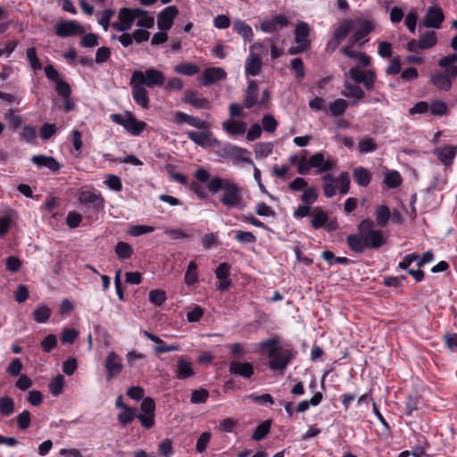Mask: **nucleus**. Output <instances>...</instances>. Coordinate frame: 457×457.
<instances>
[{"instance_id":"1","label":"nucleus","mask_w":457,"mask_h":457,"mask_svg":"<svg viewBox=\"0 0 457 457\" xmlns=\"http://www.w3.org/2000/svg\"><path fill=\"white\" fill-rule=\"evenodd\" d=\"M200 181L207 182L208 192L216 194L221 191L220 203L227 208L242 209L243 191L235 182L218 176L210 177V173H196Z\"/></svg>"},{"instance_id":"2","label":"nucleus","mask_w":457,"mask_h":457,"mask_svg":"<svg viewBox=\"0 0 457 457\" xmlns=\"http://www.w3.org/2000/svg\"><path fill=\"white\" fill-rule=\"evenodd\" d=\"M358 234L348 236L346 242L350 249L355 253H362L366 248L378 249L386 239L381 231L374 229V223L365 219L358 225Z\"/></svg>"},{"instance_id":"3","label":"nucleus","mask_w":457,"mask_h":457,"mask_svg":"<svg viewBox=\"0 0 457 457\" xmlns=\"http://www.w3.org/2000/svg\"><path fill=\"white\" fill-rule=\"evenodd\" d=\"M292 163H299L297 171H308L309 168H317V171H330L336 169V162L331 158H325L322 153H316L308 160L303 159L299 161L298 156H291Z\"/></svg>"},{"instance_id":"4","label":"nucleus","mask_w":457,"mask_h":457,"mask_svg":"<svg viewBox=\"0 0 457 457\" xmlns=\"http://www.w3.org/2000/svg\"><path fill=\"white\" fill-rule=\"evenodd\" d=\"M349 184L348 173H340L337 178H334L331 173H327L323 177L324 195L328 198L333 197L337 191L341 195H345L349 191Z\"/></svg>"},{"instance_id":"5","label":"nucleus","mask_w":457,"mask_h":457,"mask_svg":"<svg viewBox=\"0 0 457 457\" xmlns=\"http://www.w3.org/2000/svg\"><path fill=\"white\" fill-rule=\"evenodd\" d=\"M294 33L296 46H291L288 49V54L295 55L309 51L312 47V41L309 38L311 34L310 25L305 21H298Z\"/></svg>"},{"instance_id":"6","label":"nucleus","mask_w":457,"mask_h":457,"mask_svg":"<svg viewBox=\"0 0 457 457\" xmlns=\"http://www.w3.org/2000/svg\"><path fill=\"white\" fill-rule=\"evenodd\" d=\"M132 82H136L142 87L154 88L155 87H162L165 81L164 74L154 68L146 69L145 71H135L130 77Z\"/></svg>"},{"instance_id":"7","label":"nucleus","mask_w":457,"mask_h":457,"mask_svg":"<svg viewBox=\"0 0 457 457\" xmlns=\"http://www.w3.org/2000/svg\"><path fill=\"white\" fill-rule=\"evenodd\" d=\"M110 119L115 124L122 126L132 136L140 135L146 127L145 121L137 120L129 111H126L123 114L112 113Z\"/></svg>"},{"instance_id":"8","label":"nucleus","mask_w":457,"mask_h":457,"mask_svg":"<svg viewBox=\"0 0 457 457\" xmlns=\"http://www.w3.org/2000/svg\"><path fill=\"white\" fill-rule=\"evenodd\" d=\"M141 13V8L136 7V8H129V7H122L120 9L118 12V20L117 21L112 23L113 29L120 31V32H126L129 30L134 21L137 17H139V14Z\"/></svg>"},{"instance_id":"9","label":"nucleus","mask_w":457,"mask_h":457,"mask_svg":"<svg viewBox=\"0 0 457 457\" xmlns=\"http://www.w3.org/2000/svg\"><path fill=\"white\" fill-rule=\"evenodd\" d=\"M155 401L152 397H145L140 404V412L137 419L140 425L146 429H150L155 425Z\"/></svg>"},{"instance_id":"10","label":"nucleus","mask_w":457,"mask_h":457,"mask_svg":"<svg viewBox=\"0 0 457 457\" xmlns=\"http://www.w3.org/2000/svg\"><path fill=\"white\" fill-rule=\"evenodd\" d=\"M355 24L354 29H356V30L352 35L349 41L352 45L359 43L360 46H361L369 40L367 37L374 30L375 25L371 21L363 19L356 20Z\"/></svg>"},{"instance_id":"11","label":"nucleus","mask_w":457,"mask_h":457,"mask_svg":"<svg viewBox=\"0 0 457 457\" xmlns=\"http://www.w3.org/2000/svg\"><path fill=\"white\" fill-rule=\"evenodd\" d=\"M56 36L69 37L80 36L85 33L84 28L75 20H66L57 22L54 25Z\"/></svg>"},{"instance_id":"12","label":"nucleus","mask_w":457,"mask_h":457,"mask_svg":"<svg viewBox=\"0 0 457 457\" xmlns=\"http://www.w3.org/2000/svg\"><path fill=\"white\" fill-rule=\"evenodd\" d=\"M77 198L80 204L93 210L100 209L104 203V199L98 192L86 188H81L78 192Z\"/></svg>"},{"instance_id":"13","label":"nucleus","mask_w":457,"mask_h":457,"mask_svg":"<svg viewBox=\"0 0 457 457\" xmlns=\"http://www.w3.org/2000/svg\"><path fill=\"white\" fill-rule=\"evenodd\" d=\"M179 14V9L175 5H169L162 9L157 15V26L160 30H170Z\"/></svg>"},{"instance_id":"14","label":"nucleus","mask_w":457,"mask_h":457,"mask_svg":"<svg viewBox=\"0 0 457 457\" xmlns=\"http://www.w3.org/2000/svg\"><path fill=\"white\" fill-rule=\"evenodd\" d=\"M433 154L445 165V169L451 168L456 155L457 145H445L434 149Z\"/></svg>"},{"instance_id":"15","label":"nucleus","mask_w":457,"mask_h":457,"mask_svg":"<svg viewBox=\"0 0 457 457\" xmlns=\"http://www.w3.org/2000/svg\"><path fill=\"white\" fill-rule=\"evenodd\" d=\"M104 368L106 370V378L108 381L118 377L123 368L120 357L115 352H111L105 359Z\"/></svg>"},{"instance_id":"16","label":"nucleus","mask_w":457,"mask_h":457,"mask_svg":"<svg viewBox=\"0 0 457 457\" xmlns=\"http://www.w3.org/2000/svg\"><path fill=\"white\" fill-rule=\"evenodd\" d=\"M129 86L134 102L144 110L149 109L150 98L146 88L136 82L133 83L132 80H129Z\"/></svg>"},{"instance_id":"17","label":"nucleus","mask_w":457,"mask_h":457,"mask_svg":"<svg viewBox=\"0 0 457 457\" xmlns=\"http://www.w3.org/2000/svg\"><path fill=\"white\" fill-rule=\"evenodd\" d=\"M445 20V14L441 7H429L424 17L423 24L427 28L440 29Z\"/></svg>"},{"instance_id":"18","label":"nucleus","mask_w":457,"mask_h":457,"mask_svg":"<svg viewBox=\"0 0 457 457\" xmlns=\"http://www.w3.org/2000/svg\"><path fill=\"white\" fill-rule=\"evenodd\" d=\"M289 21L284 14H277L272 16L269 20H264L260 24V29L265 33H273L278 29V28L287 27Z\"/></svg>"},{"instance_id":"19","label":"nucleus","mask_w":457,"mask_h":457,"mask_svg":"<svg viewBox=\"0 0 457 457\" xmlns=\"http://www.w3.org/2000/svg\"><path fill=\"white\" fill-rule=\"evenodd\" d=\"M227 78V72L223 68L220 67H209L206 68L202 75L201 86L208 87L220 80H223Z\"/></svg>"},{"instance_id":"20","label":"nucleus","mask_w":457,"mask_h":457,"mask_svg":"<svg viewBox=\"0 0 457 457\" xmlns=\"http://www.w3.org/2000/svg\"><path fill=\"white\" fill-rule=\"evenodd\" d=\"M182 102L192 105L195 109H209L210 102L197 91L187 89L184 93Z\"/></svg>"},{"instance_id":"21","label":"nucleus","mask_w":457,"mask_h":457,"mask_svg":"<svg viewBox=\"0 0 457 457\" xmlns=\"http://www.w3.org/2000/svg\"><path fill=\"white\" fill-rule=\"evenodd\" d=\"M187 137L200 146H212L216 140L212 138V132L207 129L201 131L189 130L186 132Z\"/></svg>"},{"instance_id":"22","label":"nucleus","mask_w":457,"mask_h":457,"mask_svg":"<svg viewBox=\"0 0 457 457\" xmlns=\"http://www.w3.org/2000/svg\"><path fill=\"white\" fill-rule=\"evenodd\" d=\"M262 67V56L258 53H249L245 63V73L246 77H255L260 74Z\"/></svg>"},{"instance_id":"23","label":"nucleus","mask_w":457,"mask_h":457,"mask_svg":"<svg viewBox=\"0 0 457 457\" xmlns=\"http://www.w3.org/2000/svg\"><path fill=\"white\" fill-rule=\"evenodd\" d=\"M292 358L290 351L280 349L272 357H269V367L273 370H283Z\"/></svg>"},{"instance_id":"24","label":"nucleus","mask_w":457,"mask_h":457,"mask_svg":"<svg viewBox=\"0 0 457 457\" xmlns=\"http://www.w3.org/2000/svg\"><path fill=\"white\" fill-rule=\"evenodd\" d=\"M141 333L149 340L154 342L156 345L154 347V351L156 353H164L169 352H177L180 350V347L179 345H166V343L157 337L156 335H154L147 330H142Z\"/></svg>"},{"instance_id":"25","label":"nucleus","mask_w":457,"mask_h":457,"mask_svg":"<svg viewBox=\"0 0 457 457\" xmlns=\"http://www.w3.org/2000/svg\"><path fill=\"white\" fill-rule=\"evenodd\" d=\"M195 375L193 362L181 356L178 359L175 370V377L179 380H185Z\"/></svg>"},{"instance_id":"26","label":"nucleus","mask_w":457,"mask_h":457,"mask_svg":"<svg viewBox=\"0 0 457 457\" xmlns=\"http://www.w3.org/2000/svg\"><path fill=\"white\" fill-rule=\"evenodd\" d=\"M231 374L250 378L254 373V368L250 362H242L239 361H231L228 366Z\"/></svg>"},{"instance_id":"27","label":"nucleus","mask_w":457,"mask_h":457,"mask_svg":"<svg viewBox=\"0 0 457 457\" xmlns=\"http://www.w3.org/2000/svg\"><path fill=\"white\" fill-rule=\"evenodd\" d=\"M174 121L178 124L187 123L190 126L198 129H205L208 128V123L205 120L199 119L198 117H195L189 114H187L183 112H176L174 115Z\"/></svg>"},{"instance_id":"28","label":"nucleus","mask_w":457,"mask_h":457,"mask_svg":"<svg viewBox=\"0 0 457 457\" xmlns=\"http://www.w3.org/2000/svg\"><path fill=\"white\" fill-rule=\"evenodd\" d=\"M344 87L345 89L341 91V95L347 98H353V104H358L363 100L365 92L360 86L345 81Z\"/></svg>"},{"instance_id":"29","label":"nucleus","mask_w":457,"mask_h":457,"mask_svg":"<svg viewBox=\"0 0 457 457\" xmlns=\"http://www.w3.org/2000/svg\"><path fill=\"white\" fill-rule=\"evenodd\" d=\"M221 126L223 130L232 137H241L246 131V124L242 120H227L222 122Z\"/></svg>"},{"instance_id":"30","label":"nucleus","mask_w":457,"mask_h":457,"mask_svg":"<svg viewBox=\"0 0 457 457\" xmlns=\"http://www.w3.org/2000/svg\"><path fill=\"white\" fill-rule=\"evenodd\" d=\"M31 161L39 169L46 168L50 171H58L61 169L60 163L51 156L34 155Z\"/></svg>"},{"instance_id":"31","label":"nucleus","mask_w":457,"mask_h":457,"mask_svg":"<svg viewBox=\"0 0 457 457\" xmlns=\"http://www.w3.org/2000/svg\"><path fill=\"white\" fill-rule=\"evenodd\" d=\"M233 30L242 37L245 43L251 42L253 39L252 27L240 19H237L233 21Z\"/></svg>"},{"instance_id":"32","label":"nucleus","mask_w":457,"mask_h":457,"mask_svg":"<svg viewBox=\"0 0 457 457\" xmlns=\"http://www.w3.org/2000/svg\"><path fill=\"white\" fill-rule=\"evenodd\" d=\"M355 21L353 19L343 20L338 27L334 30L333 37L339 40L344 41L347 35L355 28Z\"/></svg>"},{"instance_id":"33","label":"nucleus","mask_w":457,"mask_h":457,"mask_svg":"<svg viewBox=\"0 0 457 457\" xmlns=\"http://www.w3.org/2000/svg\"><path fill=\"white\" fill-rule=\"evenodd\" d=\"M258 103V84L255 80H250L245 91L244 104L250 109Z\"/></svg>"},{"instance_id":"34","label":"nucleus","mask_w":457,"mask_h":457,"mask_svg":"<svg viewBox=\"0 0 457 457\" xmlns=\"http://www.w3.org/2000/svg\"><path fill=\"white\" fill-rule=\"evenodd\" d=\"M312 227L314 229L322 228L328 220V212L322 210L320 207H315L312 211Z\"/></svg>"},{"instance_id":"35","label":"nucleus","mask_w":457,"mask_h":457,"mask_svg":"<svg viewBox=\"0 0 457 457\" xmlns=\"http://www.w3.org/2000/svg\"><path fill=\"white\" fill-rule=\"evenodd\" d=\"M430 80L436 88L443 91H449L453 85L451 79H448V75L444 72H436L431 75Z\"/></svg>"},{"instance_id":"36","label":"nucleus","mask_w":457,"mask_h":457,"mask_svg":"<svg viewBox=\"0 0 457 457\" xmlns=\"http://www.w3.org/2000/svg\"><path fill=\"white\" fill-rule=\"evenodd\" d=\"M437 43L436 33L434 30L425 32L420 37L419 48L422 50L430 49Z\"/></svg>"},{"instance_id":"37","label":"nucleus","mask_w":457,"mask_h":457,"mask_svg":"<svg viewBox=\"0 0 457 457\" xmlns=\"http://www.w3.org/2000/svg\"><path fill=\"white\" fill-rule=\"evenodd\" d=\"M323 399V395L320 392H316L310 400L301 401L295 407L296 412H304L306 411L310 406H317L319 405Z\"/></svg>"},{"instance_id":"38","label":"nucleus","mask_w":457,"mask_h":457,"mask_svg":"<svg viewBox=\"0 0 457 457\" xmlns=\"http://www.w3.org/2000/svg\"><path fill=\"white\" fill-rule=\"evenodd\" d=\"M136 25L140 29H149L154 26V18L149 12L141 8L139 17L136 19Z\"/></svg>"},{"instance_id":"39","label":"nucleus","mask_w":457,"mask_h":457,"mask_svg":"<svg viewBox=\"0 0 457 457\" xmlns=\"http://www.w3.org/2000/svg\"><path fill=\"white\" fill-rule=\"evenodd\" d=\"M199 71V67L192 62H181L174 66L175 72L185 76L195 75Z\"/></svg>"},{"instance_id":"40","label":"nucleus","mask_w":457,"mask_h":457,"mask_svg":"<svg viewBox=\"0 0 457 457\" xmlns=\"http://www.w3.org/2000/svg\"><path fill=\"white\" fill-rule=\"evenodd\" d=\"M375 214L377 224L379 227H385L391 217L390 209L386 205L378 206Z\"/></svg>"},{"instance_id":"41","label":"nucleus","mask_w":457,"mask_h":457,"mask_svg":"<svg viewBox=\"0 0 457 457\" xmlns=\"http://www.w3.org/2000/svg\"><path fill=\"white\" fill-rule=\"evenodd\" d=\"M51 309L45 305H38L33 312V319L37 323H46L51 316Z\"/></svg>"},{"instance_id":"42","label":"nucleus","mask_w":457,"mask_h":457,"mask_svg":"<svg viewBox=\"0 0 457 457\" xmlns=\"http://www.w3.org/2000/svg\"><path fill=\"white\" fill-rule=\"evenodd\" d=\"M273 144L271 142H261L254 145V154L255 157L258 159H262L267 157L272 153Z\"/></svg>"},{"instance_id":"43","label":"nucleus","mask_w":457,"mask_h":457,"mask_svg":"<svg viewBox=\"0 0 457 457\" xmlns=\"http://www.w3.org/2000/svg\"><path fill=\"white\" fill-rule=\"evenodd\" d=\"M348 108V103L346 100L338 98L329 104V112L332 116L337 117L345 112Z\"/></svg>"},{"instance_id":"44","label":"nucleus","mask_w":457,"mask_h":457,"mask_svg":"<svg viewBox=\"0 0 457 457\" xmlns=\"http://www.w3.org/2000/svg\"><path fill=\"white\" fill-rule=\"evenodd\" d=\"M270 426H271V421L270 420H267L263 422H262L261 424H259L253 435H252V439L255 440V441H260L262 439H263L270 432Z\"/></svg>"},{"instance_id":"45","label":"nucleus","mask_w":457,"mask_h":457,"mask_svg":"<svg viewBox=\"0 0 457 457\" xmlns=\"http://www.w3.org/2000/svg\"><path fill=\"white\" fill-rule=\"evenodd\" d=\"M114 251L117 257L122 260L129 259L133 254L132 246L123 241L117 243Z\"/></svg>"},{"instance_id":"46","label":"nucleus","mask_w":457,"mask_h":457,"mask_svg":"<svg viewBox=\"0 0 457 457\" xmlns=\"http://www.w3.org/2000/svg\"><path fill=\"white\" fill-rule=\"evenodd\" d=\"M195 181L191 182L190 188L198 196L199 199H205L207 197V182L200 181L198 176L195 174Z\"/></svg>"},{"instance_id":"47","label":"nucleus","mask_w":457,"mask_h":457,"mask_svg":"<svg viewBox=\"0 0 457 457\" xmlns=\"http://www.w3.org/2000/svg\"><path fill=\"white\" fill-rule=\"evenodd\" d=\"M137 418L136 409L132 407H124V410L118 414V420L122 425L131 423Z\"/></svg>"},{"instance_id":"48","label":"nucleus","mask_w":457,"mask_h":457,"mask_svg":"<svg viewBox=\"0 0 457 457\" xmlns=\"http://www.w3.org/2000/svg\"><path fill=\"white\" fill-rule=\"evenodd\" d=\"M429 112L435 116H444L448 114V106L442 100H434L429 104Z\"/></svg>"},{"instance_id":"49","label":"nucleus","mask_w":457,"mask_h":457,"mask_svg":"<svg viewBox=\"0 0 457 457\" xmlns=\"http://www.w3.org/2000/svg\"><path fill=\"white\" fill-rule=\"evenodd\" d=\"M65 379L62 375L54 377L49 384V390L54 396L61 395L63 391Z\"/></svg>"},{"instance_id":"50","label":"nucleus","mask_w":457,"mask_h":457,"mask_svg":"<svg viewBox=\"0 0 457 457\" xmlns=\"http://www.w3.org/2000/svg\"><path fill=\"white\" fill-rule=\"evenodd\" d=\"M14 411V401L9 396L0 398V413L4 416H10Z\"/></svg>"},{"instance_id":"51","label":"nucleus","mask_w":457,"mask_h":457,"mask_svg":"<svg viewBox=\"0 0 457 457\" xmlns=\"http://www.w3.org/2000/svg\"><path fill=\"white\" fill-rule=\"evenodd\" d=\"M197 265L195 262H190L187 270L185 273V283L187 285H194L198 280V275L196 272Z\"/></svg>"},{"instance_id":"52","label":"nucleus","mask_w":457,"mask_h":457,"mask_svg":"<svg viewBox=\"0 0 457 457\" xmlns=\"http://www.w3.org/2000/svg\"><path fill=\"white\" fill-rule=\"evenodd\" d=\"M26 55L31 68L34 71H40L42 69V63L37 55V50L35 47L28 48L26 51Z\"/></svg>"},{"instance_id":"53","label":"nucleus","mask_w":457,"mask_h":457,"mask_svg":"<svg viewBox=\"0 0 457 457\" xmlns=\"http://www.w3.org/2000/svg\"><path fill=\"white\" fill-rule=\"evenodd\" d=\"M154 227L147 225H133L129 230L128 234L131 237H139L147 233L154 231Z\"/></svg>"},{"instance_id":"54","label":"nucleus","mask_w":457,"mask_h":457,"mask_svg":"<svg viewBox=\"0 0 457 457\" xmlns=\"http://www.w3.org/2000/svg\"><path fill=\"white\" fill-rule=\"evenodd\" d=\"M250 155L251 153L247 149L240 147H234L233 149V156L235 159L253 165V160L251 159Z\"/></svg>"},{"instance_id":"55","label":"nucleus","mask_w":457,"mask_h":457,"mask_svg":"<svg viewBox=\"0 0 457 457\" xmlns=\"http://www.w3.org/2000/svg\"><path fill=\"white\" fill-rule=\"evenodd\" d=\"M79 45L80 46L85 48H91L96 46L99 45L98 36L92 32L87 33L81 37Z\"/></svg>"},{"instance_id":"56","label":"nucleus","mask_w":457,"mask_h":457,"mask_svg":"<svg viewBox=\"0 0 457 457\" xmlns=\"http://www.w3.org/2000/svg\"><path fill=\"white\" fill-rule=\"evenodd\" d=\"M149 301L156 306H161L166 301V293L161 289H154L149 292Z\"/></svg>"},{"instance_id":"57","label":"nucleus","mask_w":457,"mask_h":457,"mask_svg":"<svg viewBox=\"0 0 457 457\" xmlns=\"http://www.w3.org/2000/svg\"><path fill=\"white\" fill-rule=\"evenodd\" d=\"M261 348L268 352V357H272L281 349L278 345V341L274 338L267 339L262 342Z\"/></svg>"},{"instance_id":"58","label":"nucleus","mask_w":457,"mask_h":457,"mask_svg":"<svg viewBox=\"0 0 457 457\" xmlns=\"http://www.w3.org/2000/svg\"><path fill=\"white\" fill-rule=\"evenodd\" d=\"M55 91L62 98H68L71 96V88L68 82L60 79L55 83Z\"/></svg>"},{"instance_id":"59","label":"nucleus","mask_w":457,"mask_h":457,"mask_svg":"<svg viewBox=\"0 0 457 457\" xmlns=\"http://www.w3.org/2000/svg\"><path fill=\"white\" fill-rule=\"evenodd\" d=\"M358 149L361 154L372 153L377 149V145L373 138H365L359 142Z\"/></svg>"},{"instance_id":"60","label":"nucleus","mask_w":457,"mask_h":457,"mask_svg":"<svg viewBox=\"0 0 457 457\" xmlns=\"http://www.w3.org/2000/svg\"><path fill=\"white\" fill-rule=\"evenodd\" d=\"M114 15V11L111 8L104 9L101 13L98 20V23L106 31L110 27V21Z\"/></svg>"},{"instance_id":"61","label":"nucleus","mask_w":457,"mask_h":457,"mask_svg":"<svg viewBox=\"0 0 457 457\" xmlns=\"http://www.w3.org/2000/svg\"><path fill=\"white\" fill-rule=\"evenodd\" d=\"M291 68L295 71V79H303L304 77V64L301 58L296 57L291 61Z\"/></svg>"},{"instance_id":"62","label":"nucleus","mask_w":457,"mask_h":457,"mask_svg":"<svg viewBox=\"0 0 457 457\" xmlns=\"http://www.w3.org/2000/svg\"><path fill=\"white\" fill-rule=\"evenodd\" d=\"M262 124L263 129L269 133L274 132L278 127L277 120L270 114H265L262 117Z\"/></svg>"},{"instance_id":"63","label":"nucleus","mask_w":457,"mask_h":457,"mask_svg":"<svg viewBox=\"0 0 457 457\" xmlns=\"http://www.w3.org/2000/svg\"><path fill=\"white\" fill-rule=\"evenodd\" d=\"M403 179L400 173H386L384 183L391 188L401 185Z\"/></svg>"},{"instance_id":"64","label":"nucleus","mask_w":457,"mask_h":457,"mask_svg":"<svg viewBox=\"0 0 457 457\" xmlns=\"http://www.w3.org/2000/svg\"><path fill=\"white\" fill-rule=\"evenodd\" d=\"M444 341L452 353H457V333H446L444 336Z\"/></svg>"}]
</instances>
